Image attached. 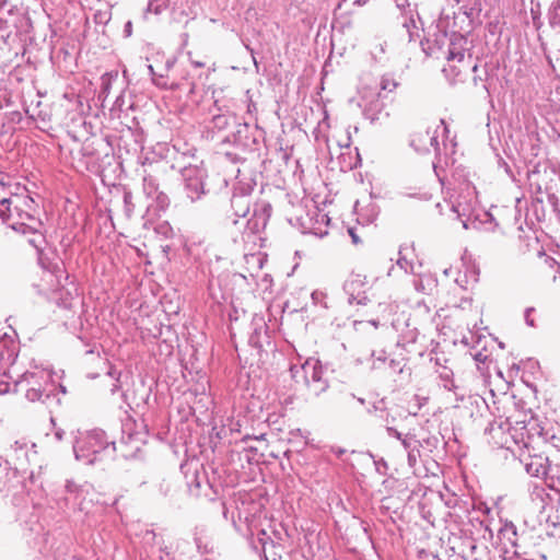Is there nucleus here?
I'll list each match as a JSON object with an SVG mask.
<instances>
[{
  "label": "nucleus",
  "mask_w": 560,
  "mask_h": 560,
  "mask_svg": "<svg viewBox=\"0 0 560 560\" xmlns=\"http://www.w3.org/2000/svg\"><path fill=\"white\" fill-rule=\"evenodd\" d=\"M359 94L360 102L358 105L362 108L364 117L374 122L384 109V98L386 95L377 92V88L372 86L362 88Z\"/></svg>",
  "instance_id": "nucleus-10"
},
{
  "label": "nucleus",
  "mask_w": 560,
  "mask_h": 560,
  "mask_svg": "<svg viewBox=\"0 0 560 560\" xmlns=\"http://www.w3.org/2000/svg\"><path fill=\"white\" fill-rule=\"evenodd\" d=\"M417 310L420 313H423V314H429L430 313V306L427 304V302L424 300L419 301L417 303Z\"/></svg>",
  "instance_id": "nucleus-45"
},
{
  "label": "nucleus",
  "mask_w": 560,
  "mask_h": 560,
  "mask_svg": "<svg viewBox=\"0 0 560 560\" xmlns=\"http://www.w3.org/2000/svg\"><path fill=\"white\" fill-rule=\"evenodd\" d=\"M454 1L458 5V10L454 11L452 16L442 11L436 23L438 34L434 35V42L440 49L446 43L448 34L469 33L472 30L474 21L481 12V0Z\"/></svg>",
  "instance_id": "nucleus-2"
},
{
  "label": "nucleus",
  "mask_w": 560,
  "mask_h": 560,
  "mask_svg": "<svg viewBox=\"0 0 560 560\" xmlns=\"http://www.w3.org/2000/svg\"><path fill=\"white\" fill-rule=\"evenodd\" d=\"M174 65V60H167L166 61V68L170 69L171 67H173Z\"/></svg>",
  "instance_id": "nucleus-58"
},
{
  "label": "nucleus",
  "mask_w": 560,
  "mask_h": 560,
  "mask_svg": "<svg viewBox=\"0 0 560 560\" xmlns=\"http://www.w3.org/2000/svg\"><path fill=\"white\" fill-rule=\"evenodd\" d=\"M124 32H125L126 36H130L131 35V33H132V23L130 21H128L125 24Z\"/></svg>",
  "instance_id": "nucleus-52"
},
{
  "label": "nucleus",
  "mask_w": 560,
  "mask_h": 560,
  "mask_svg": "<svg viewBox=\"0 0 560 560\" xmlns=\"http://www.w3.org/2000/svg\"><path fill=\"white\" fill-rule=\"evenodd\" d=\"M152 198L155 200L158 207L161 210H164V209H166L170 206V198H168V196L165 192L161 191V190H159V192H156Z\"/></svg>",
  "instance_id": "nucleus-36"
},
{
  "label": "nucleus",
  "mask_w": 560,
  "mask_h": 560,
  "mask_svg": "<svg viewBox=\"0 0 560 560\" xmlns=\"http://www.w3.org/2000/svg\"><path fill=\"white\" fill-rule=\"evenodd\" d=\"M427 44L429 55H436V58H439L440 52L448 62L462 63L465 61L467 39L463 34H448L442 49L438 47L434 38H428Z\"/></svg>",
  "instance_id": "nucleus-9"
},
{
  "label": "nucleus",
  "mask_w": 560,
  "mask_h": 560,
  "mask_svg": "<svg viewBox=\"0 0 560 560\" xmlns=\"http://www.w3.org/2000/svg\"><path fill=\"white\" fill-rule=\"evenodd\" d=\"M54 435L57 441H61L63 439L65 431L61 428H56L54 431Z\"/></svg>",
  "instance_id": "nucleus-49"
},
{
  "label": "nucleus",
  "mask_w": 560,
  "mask_h": 560,
  "mask_svg": "<svg viewBox=\"0 0 560 560\" xmlns=\"http://www.w3.org/2000/svg\"><path fill=\"white\" fill-rule=\"evenodd\" d=\"M371 358L373 359L372 369H374V370L386 369L387 357H386L385 351H383V350L377 351V352L373 351L371 353Z\"/></svg>",
  "instance_id": "nucleus-30"
},
{
  "label": "nucleus",
  "mask_w": 560,
  "mask_h": 560,
  "mask_svg": "<svg viewBox=\"0 0 560 560\" xmlns=\"http://www.w3.org/2000/svg\"><path fill=\"white\" fill-rule=\"evenodd\" d=\"M100 497L101 494L92 483L88 481L79 483L69 479L65 485V495L58 501V505L61 509H69L89 515L96 504H101Z\"/></svg>",
  "instance_id": "nucleus-5"
},
{
  "label": "nucleus",
  "mask_w": 560,
  "mask_h": 560,
  "mask_svg": "<svg viewBox=\"0 0 560 560\" xmlns=\"http://www.w3.org/2000/svg\"><path fill=\"white\" fill-rule=\"evenodd\" d=\"M400 443L405 452H408L413 447H421L419 440H417L415 435L410 434H405L404 438L400 440Z\"/></svg>",
  "instance_id": "nucleus-34"
},
{
  "label": "nucleus",
  "mask_w": 560,
  "mask_h": 560,
  "mask_svg": "<svg viewBox=\"0 0 560 560\" xmlns=\"http://www.w3.org/2000/svg\"><path fill=\"white\" fill-rule=\"evenodd\" d=\"M499 537L515 547L517 540L516 526L512 522H505L499 529Z\"/></svg>",
  "instance_id": "nucleus-22"
},
{
  "label": "nucleus",
  "mask_w": 560,
  "mask_h": 560,
  "mask_svg": "<svg viewBox=\"0 0 560 560\" xmlns=\"http://www.w3.org/2000/svg\"><path fill=\"white\" fill-rule=\"evenodd\" d=\"M249 198L245 195L233 194L231 199V207L236 218H245L249 212Z\"/></svg>",
  "instance_id": "nucleus-20"
},
{
  "label": "nucleus",
  "mask_w": 560,
  "mask_h": 560,
  "mask_svg": "<svg viewBox=\"0 0 560 560\" xmlns=\"http://www.w3.org/2000/svg\"><path fill=\"white\" fill-rule=\"evenodd\" d=\"M386 432L389 436H393L397 440H401L404 438L405 434L400 433L399 431H397L395 428L393 427H386Z\"/></svg>",
  "instance_id": "nucleus-44"
},
{
  "label": "nucleus",
  "mask_w": 560,
  "mask_h": 560,
  "mask_svg": "<svg viewBox=\"0 0 560 560\" xmlns=\"http://www.w3.org/2000/svg\"><path fill=\"white\" fill-rule=\"evenodd\" d=\"M248 132L249 125L247 122H237L235 125V131L231 136L226 137L225 141L246 150H255L257 139L255 137H249Z\"/></svg>",
  "instance_id": "nucleus-14"
},
{
  "label": "nucleus",
  "mask_w": 560,
  "mask_h": 560,
  "mask_svg": "<svg viewBox=\"0 0 560 560\" xmlns=\"http://www.w3.org/2000/svg\"><path fill=\"white\" fill-rule=\"evenodd\" d=\"M158 549L151 550V555L154 556V560H174V555L170 551L166 546H162V544H158Z\"/></svg>",
  "instance_id": "nucleus-33"
},
{
  "label": "nucleus",
  "mask_w": 560,
  "mask_h": 560,
  "mask_svg": "<svg viewBox=\"0 0 560 560\" xmlns=\"http://www.w3.org/2000/svg\"><path fill=\"white\" fill-rule=\"evenodd\" d=\"M191 63H192L195 67H197V68H201V67H203V66H205V63H203V62H201V61H191Z\"/></svg>",
  "instance_id": "nucleus-57"
},
{
  "label": "nucleus",
  "mask_w": 560,
  "mask_h": 560,
  "mask_svg": "<svg viewBox=\"0 0 560 560\" xmlns=\"http://www.w3.org/2000/svg\"><path fill=\"white\" fill-rule=\"evenodd\" d=\"M549 22L552 27H560V0H556L549 12Z\"/></svg>",
  "instance_id": "nucleus-32"
},
{
  "label": "nucleus",
  "mask_w": 560,
  "mask_h": 560,
  "mask_svg": "<svg viewBox=\"0 0 560 560\" xmlns=\"http://www.w3.org/2000/svg\"><path fill=\"white\" fill-rule=\"evenodd\" d=\"M386 369L394 371L395 373L402 372V368L400 366V362L395 359L387 360Z\"/></svg>",
  "instance_id": "nucleus-41"
},
{
  "label": "nucleus",
  "mask_w": 560,
  "mask_h": 560,
  "mask_svg": "<svg viewBox=\"0 0 560 560\" xmlns=\"http://www.w3.org/2000/svg\"><path fill=\"white\" fill-rule=\"evenodd\" d=\"M195 89H196L195 83H191L190 89H189V93H194Z\"/></svg>",
  "instance_id": "nucleus-59"
},
{
  "label": "nucleus",
  "mask_w": 560,
  "mask_h": 560,
  "mask_svg": "<svg viewBox=\"0 0 560 560\" xmlns=\"http://www.w3.org/2000/svg\"><path fill=\"white\" fill-rule=\"evenodd\" d=\"M19 352V342L10 335L3 334L0 336V373L13 378V371L15 368V360Z\"/></svg>",
  "instance_id": "nucleus-12"
},
{
  "label": "nucleus",
  "mask_w": 560,
  "mask_h": 560,
  "mask_svg": "<svg viewBox=\"0 0 560 560\" xmlns=\"http://www.w3.org/2000/svg\"><path fill=\"white\" fill-rule=\"evenodd\" d=\"M10 390V383L0 382V395L7 394Z\"/></svg>",
  "instance_id": "nucleus-50"
},
{
  "label": "nucleus",
  "mask_w": 560,
  "mask_h": 560,
  "mask_svg": "<svg viewBox=\"0 0 560 560\" xmlns=\"http://www.w3.org/2000/svg\"><path fill=\"white\" fill-rule=\"evenodd\" d=\"M159 190V184L153 176L147 175L143 177V191L149 198L153 197Z\"/></svg>",
  "instance_id": "nucleus-27"
},
{
  "label": "nucleus",
  "mask_w": 560,
  "mask_h": 560,
  "mask_svg": "<svg viewBox=\"0 0 560 560\" xmlns=\"http://www.w3.org/2000/svg\"><path fill=\"white\" fill-rule=\"evenodd\" d=\"M254 107H255V105L250 103V104L248 105V113H252V110H253V108H254Z\"/></svg>",
  "instance_id": "nucleus-62"
},
{
  "label": "nucleus",
  "mask_w": 560,
  "mask_h": 560,
  "mask_svg": "<svg viewBox=\"0 0 560 560\" xmlns=\"http://www.w3.org/2000/svg\"><path fill=\"white\" fill-rule=\"evenodd\" d=\"M525 470L533 477H546L549 470L548 458L541 456L532 457L530 460L525 464Z\"/></svg>",
  "instance_id": "nucleus-16"
},
{
  "label": "nucleus",
  "mask_w": 560,
  "mask_h": 560,
  "mask_svg": "<svg viewBox=\"0 0 560 560\" xmlns=\"http://www.w3.org/2000/svg\"><path fill=\"white\" fill-rule=\"evenodd\" d=\"M413 285L418 292L430 294L436 288V280L431 275H420Z\"/></svg>",
  "instance_id": "nucleus-21"
},
{
  "label": "nucleus",
  "mask_w": 560,
  "mask_h": 560,
  "mask_svg": "<svg viewBox=\"0 0 560 560\" xmlns=\"http://www.w3.org/2000/svg\"><path fill=\"white\" fill-rule=\"evenodd\" d=\"M115 451V442L109 441L106 433L100 429L78 432L73 443L75 459L86 465L110 458Z\"/></svg>",
  "instance_id": "nucleus-3"
},
{
  "label": "nucleus",
  "mask_w": 560,
  "mask_h": 560,
  "mask_svg": "<svg viewBox=\"0 0 560 560\" xmlns=\"http://www.w3.org/2000/svg\"><path fill=\"white\" fill-rule=\"evenodd\" d=\"M451 209L465 230L475 228L477 214L476 189L469 182L460 183L451 196Z\"/></svg>",
  "instance_id": "nucleus-6"
},
{
  "label": "nucleus",
  "mask_w": 560,
  "mask_h": 560,
  "mask_svg": "<svg viewBox=\"0 0 560 560\" xmlns=\"http://www.w3.org/2000/svg\"><path fill=\"white\" fill-rule=\"evenodd\" d=\"M203 477V472L195 471V480L192 481L195 483L196 488L201 487V478Z\"/></svg>",
  "instance_id": "nucleus-48"
},
{
  "label": "nucleus",
  "mask_w": 560,
  "mask_h": 560,
  "mask_svg": "<svg viewBox=\"0 0 560 560\" xmlns=\"http://www.w3.org/2000/svg\"><path fill=\"white\" fill-rule=\"evenodd\" d=\"M406 247H400L399 249V257L397 259V266L404 270L406 273L410 272V273H413L416 275L417 273V270H416V266L415 264L408 259L407 255H406Z\"/></svg>",
  "instance_id": "nucleus-23"
},
{
  "label": "nucleus",
  "mask_w": 560,
  "mask_h": 560,
  "mask_svg": "<svg viewBox=\"0 0 560 560\" xmlns=\"http://www.w3.org/2000/svg\"><path fill=\"white\" fill-rule=\"evenodd\" d=\"M148 70H149L150 74L152 75V81L155 85H158L160 88H166V84L164 82H162L163 74L158 75L155 73L152 65H148Z\"/></svg>",
  "instance_id": "nucleus-38"
},
{
  "label": "nucleus",
  "mask_w": 560,
  "mask_h": 560,
  "mask_svg": "<svg viewBox=\"0 0 560 560\" xmlns=\"http://www.w3.org/2000/svg\"><path fill=\"white\" fill-rule=\"evenodd\" d=\"M534 312V307H527L524 313L525 323L529 327H535V320L532 318V313Z\"/></svg>",
  "instance_id": "nucleus-42"
},
{
  "label": "nucleus",
  "mask_w": 560,
  "mask_h": 560,
  "mask_svg": "<svg viewBox=\"0 0 560 560\" xmlns=\"http://www.w3.org/2000/svg\"><path fill=\"white\" fill-rule=\"evenodd\" d=\"M402 27L406 31L409 42H412V40H416L417 38H419V36H420L419 28H418L416 21L412 16L405 20Z\"/></svg>",
  "instance_id": "nucleus-26"
},
{
  "label": "nucleus",
  "mask_w": 560,
  "mask_h": 560,
  "mask_svg": "<svg viewBox=\"0 0 560 560\" xmlns=\"http://www.w3.org/2000/svg\"><path fill=\"white\" fill-rule=\"evenodd\" d=\"M155 539H156V535L153 530L147 529L143 533V536H142L143 544L150 545L153 547V545L155 544Z\"/></svg>",
  "instance_id": "nucleus-39"
},
{
  "label": "nucleus",
  "mask_w": 560,
  "mask_h": 560,
  "mask_svg": "<svg viewBox=\"0 0 560 560\" xmlns=\"http://www.w3.org/2000/svg\"><path fill=\"white\" fill-rule=\"evenodd\" d=\"M36 203L27 194H12L0 199L1 222L13 231L27 236L30 245L42 250L45 244L42 221L35 215Z\"/></svg>",
  "instance_id": "nucleus-1"
},
{
  "label": "nucleus",
  "mask_w": 560,
  "mask_h": 560,
  "mask_svg": "<svg viewBox=\"0 0 560 560\" xmlns=\"http://www.w3.org/2000/svg\"><path fill=\"white\" fill-rule=\"evenodd\" d=\"M386 43L376 42L371 46V56L376 62H383L385 60Z\"/></svg>",
  "instance_id": "nucleus-29"
},
{
  "label": "nucleus",
  "mask_w": 560,
  "mask_h": 560,
  "mask_svg": "<svg viewBox=\"0 0 560 560\" xmlns=\"http://www.w3.org/2000/svg\"><path fill=\"white\" fill-rule=\"evenodd\" d=\"M451 271H452V269L447 268V269L444 270V275L448 276Z\"/></svg>",
  "instance_id": "nucleus-63"
},
{
  "label": "nucleus",
  "mask_w": 560,
  "mask_h": 560,
  "mask_svg": "<svg viewBox=\"0 0 560 560\" xmlns=\"http://www.w3.org/2000/svg\"><path fill=\"white\" fill-rule=\"evenodd\" d=\"M406 453L408 465L413 468L417 465L418 458L420 457V447H413Z\"/></svg>",
  "instance_id": "nucleus-37"
},
{
  "label": "nucleus",
  "mask_w": 560,
  "mask_h": 560,
  "mask_svg": "<svg viewBox=\"0 0 560 560\" xmlns=\"http://www.w3.org/2000/svg\"><path fill=\"white\" fill-rule=\"evenodd\" d=\"M124 103H125L124 102V95L120 94L119 96L116 97L113 108L117 109V110H121Z\"/></svg>",
  "instance_id": "nucleus-47"
},
{
  "label": "nucleus",
  "mask_w": 560,
  "mask_h": 560,
  "mask_svg": "<svg viewBox=\"0 0 560 560\" xmlns=\"http://www.w3.org/2000/svg\"><path fill=\"white\" fill-rule=\"evenodd\" d=\"M440 130L444 133L447 129L444 120L440 121V125L436 126L434 130H425L415 132L410 140V145L418 153H429L431 150L435 153V155L441 154V147L439 142Z\"/></svg>",
  "instance_id": "nucleus-11"
},
{
  "label": "nucleus",
  "mask_w": 560,
  "mask_h": 560,
  "mask_svg": "<svg viewBox=\"0 0 560 560\" xmlns=\"http://www.w3.org/2000/svg\"><path fill=\"white\" fill-rule=\"evenodd\" d=\"M120 377H121V373L118 374V376L116 377V381L115 383L113 384L112 388H110V393L114 395L115 393H117L120 388H121V382H120Z\"/></svg>",
  "instance_id": "nucleus-46"
},
{
  "label": "nucleus",
  "mask_w": 560,
  "mask_h": 560,
  "mask_svg": "<svg viewBox=\"0 0 560 560\" xmlns=\"http://www.w3.org/2000/svg\"><path fill=\"white\" fill-rule=\"evenodd\" d=\"M13 390L24 393L25 398L31 401L46 402L56 390L51 373L45 369L21 372L13 371Z\"/></svg>",
  "instance_id": "nucleus-4"
},
{
  "label": "nucleus",
  "mask_w": 560,
  "mask_h": 560,
  "mask_svg": "<svg viewBox=\"0 0 560 560\" xmlns=\"http://www.w3.org/2000/svg\"><path fill=\"white\" fill-rule=\"evenodd\" d=\"M180 174L186 199L192 203L199 201L207 194L205 188L207 170L202 165H188L182 170Z\"/></svg>",
  "instance_id": "nucleus-8"
},
{
  "label": "nucleus",
  "mask_w": 560,
  "mask_h": 560,
  "mask_svg": "<svg viewBox=\"0 0 560 560\" xmlns=\"http://www.w3.org/2000/svg\"><path fill=\"white\" fill-rule=\"evenodd\" d=\"M329 222L330 219L326 213L319 211L315 212V220L311 223L308 233L317 237L326 236L328 234Z\"/></svg>",
  "instance_id": "nucleus-18"
},
{
  "label": "nucleus",
  "mask_w": 560,
  "mask_h": 560,
  "mask_svg": "<svg viewBox=\"0 0 560 560\" xmlns=\"http://www.w3.org/2000/svg\"><path fill=\"white\" fill-rule=\"evenodd\" d=\"M368 412L375 413L380 419L389 423V415L386 412L385 402L383 399L374 402L372 407L368 409Z\"/></svg>",
  "instance_id": "nucleus-28"
},
{
  "label": "nucleus",
  "mask_w": 560,
  "mask_h": 560,
  "mask_svg": "<svg viewBox=\"0 0 560 560\" xmlns=\"http://www.w3.org/2000/svg\"><path fill=\"white\" fill-rule=\"evenodd\" d=\"M369 283L364 276L351 275L343 283V291L350 305H366Z\"/></svg>",
  "instance_id": "nucleus-13"
},
{
  "label": "nucleus",
  "mask_w": 560,
  "mask_h": 560,
  "mask_svg": "<svg viewBox=\"0 0 560 560\" xmlns=\"http://www.w3.org/2000/svg\"><path fill=\"white\" fill-rule=\"evenodd\" d=\"M165 9V2H160L159 0H149V3L147 5V10H145V16L149 14V13H153V14H160L163 10Z\"/></svg>",
  "instance_id": "nucleus-35"
},
{
  "label": "nucleus",
  "mask_w": 560,
  "mask_h": 560,
  "mask_svg": "<svg viewBox=\"0 0 560 560\" xmlns=\"http://www.w3.org/2000/svg\"><path fill=\"white\" fill-rule=\"evenodd\" d=\"M349 233L351 235V238H352L353 243L358 244L359 243V237L354 234L352 229L349 230Z\"/></svg>",
  "instance_id": "nucleus-55"
},
{
  "label": "nucleus",
  "mask_w": 560,
  "mask_h": 560,
  "mask_svg": "<svg viewBox=\"0 0 560 560\" xmlns=\"http://www.w3.org/2000/svg\"><path fill=\"white\" fill-rule=\"evenodd\" d=\"M231 120L235 121V117H230L225 114H217L212 117L211 124L214 129L222 131L228 129L231 125Z\"/></svg>",
  "instance_id": "nucleus-25"
},
{
  "label": "nucleus",
  "mask_w": 560,
  "mask_h": 560,
  "mask_svg": "<svg viewBox=\"0 0 560 560\" xmlns=\"http://www.w3.org/2000/svg\"><path fill=\"white\" fill-rule=\"evenodd\" d=\"M440 378L445 389L454 392L457 399L464 400L467 392L463 386L455 382L453 372L451 370L444 369L440 374Z\"/></svg>",
  "instance_id": "nucleus-17"
},
{
  "label": "nucleus",
  "mask_w": 560,
  "mask_h": 560,
  "mask_svg": "<svg viewBox=\"0 0 560 560\" xmlns=\"http://www.w3.org/2000/svg\"><path fill=\"white\" fill-rule=\"evenodd\" d=\"M311 298L314 304H320L326 307V304L324 303L326 294L324 292L315 290L312 292Z\"/></svg>",
  "instance_id": "nucleus-40"
},
{
  "label": "nucleus",
  "mask_w": 560,
  "mask_h": 560,
  "mask_svg": "<svg viewBox=\"0 0 560 560\" xmlns=\"http://www.w3.org/2000/svg\"><path fill=\"white\" fill-rule=\"evenodd\" d=\"M331 452L334 454H336L338 457H341L346 453V450H343L341 447L332 446Z\"/></svg>",
  "instance_id": "nucleus-51"
},
{
  "label": "nucleus",
  "mask_w": 560,
  "mask_h": 560,
  "mask_svg": "<svg viewBox=\"0 0 560 560\" xmlns=\"http://www.w3.org/2000/svg\"><path fill=\"white\" fill-rule=\"evenodd\" d=\"M358 400H359V402H360V404H362V405L365 402L363 398H358Z\"/></svg>",
  "instance_id": "nucleus-64"
},
{
  "label": "nucleus",
  "mask_w": 560,
  "mask_h": 560,
  "mask_svg": "<svg viewBox=\"0 0 560 560\" xmlns=\"http://www.w3.org/2000/svg\"><path fill=\"white\" fill-rule=\"evenodd\" d=\"M456 283H457L460 288H464V284H463V281H462V280L456 279Z\"/></svg>",
  "instance_id": "nucleus-61"
},
{
  "label": "nucleus",
  "mask_w": 560,
  "mask_h": 560,
  "mask_svg": "<svg viewBox=\"0 0 560 560\" xmlns=\"http://www.w3.org/2000/svg\"><path fill=\"white\" fill-rule=\"evenodd\" d=\"M545 260L550 267L557 266L558 268H560V265L553 258L546 257Z\"/></svg>",
  "instance_id": "nucleus-53"
},
{
  "label": "nucleus",
  "mask_w": 560,
  "mask_h": 560,
  "mask_svg": "<svg viewBox=\"0 0 560 560\" xmlns=\"http://www.w3.org/2000/svg\"><path fill=\"white\" fill-rule=\"evenodd\" d=\"M119 373L120 372H117L116 370L110 369L107 374L116 380V377L118 376Z\"/></svg>",
  "instance_id": "nucleus-56"
},
{
  "label": "nucleus",
  "mask_w": 560,
  "mask_h": 560,
  "mask_svg": "<svg viewBox=\"0 0 560 560\" xmlns=\"http://www.w3.org/2000/svg\"><path fill=\"white\" fill-rule=\"evenodd\" d=\"M398 86L397 81L390 74H385L382 77L380 84L376 86L377 92H382L387 95V93H392Z\"/></svg>",
  "instance_id": "nucleus-24"
},
{
  "label": "nucleus",
  "mask_w": 560,
  "mask_h": 560,
  "mask_svg": "<svg viewBox=\"0 0 560 560\" xmlns=\"http://www.w3.org/2000/svg\"><path fill=\"white\" fill-rule=\"evenodd\" d=\"M130 197H131V196H130V194H125L124 199H125V202H126V203L128 202V199H129Z\"/></svg>",
  "instance_id": "nucleus-60"
},
{
  "label": "nucleus",
  "mask_w": 560,
  "mask_h": 560,
  "mask_svg": "<svg viewBox=\"0 0 560 560\" xmlns=\"http://www.w3.org/2000/svg\"><path fill=\"white\" fill-rule=\"evenodd\" d=\"M271 206L267 201L257 202L254 207L253 217L247 221L249 229L253 232L264 230L271 215Z\"/></svg>",
  "instance_id": "nucleus-15"
},
{
  "label": "nucleus",
  "mask_w": 560,
  "mask_h": 560,
  "mask_svg": "<svg viewBox=\"0 0 560 560\" xmlns=\"http://www.w3.org/2000/svg\"><path fill=\"white\" fill-rule=\"evenodd\" d=\"M409 320H410L409 315L402 312L398 317L393 318L390 320V325L397 332L405 335L407 340H415L416 332H415V329L409 328L410 327Z\"/></svg>",
  "instance_id": "nucleus-19"
},
{
  "label": "nucleus",
  "mask_w": 560,
  "mask_h": 560,
  "mask_svg": "<svg viewBox=\"0 0 560 560\" xmlns=\"http://www.w3.org/2000/svg\"><path fill=\"white\" fill-rule=\"evenodd\" d=\"M112 88V78L108 74H105L101 78V89L98 93V100L105 101L110 92Z\"/></svg>",
  "instance_id": "nucleus-31"
},
{
  "label": "nucleus",
  "mask_w": 560,
  "mask_h": 560,
  "mask_svg": "<svg viewBox=\"0 0 560 560\" xmlns=\"http://www.w3.org/2000/svg\"><path fill=\"white\" fill-rule=\"evenodd\" d=\"M480 526L483 527L482 538L485 540H491L493 538V532L489 528L488 525H485L483 522H480Z\"/></svg>",
  "instance_id": "nucleus-43"
},
{
  "label": "nucleus",
  "mask_w": 560,
  "mask_h": 560,
  "mask_svg": "<svg viewBox=\"0 0 560 560\" xmlns=\"http://www.w3.org/2000/svg\"><path fill=\"white\" fill-rule=\"evenodd\" d=\"M248 441H259V439H258L257 436L252 438V436H250V435H248V434L244 435V436H243V439H242V442H243V443H245V444H247V442H248Z\"/></svg>",
  "instance_id": "nucleus-54"
},
{
  "label": "nucleus",
  "mask_w": 560,
  "mask_h": 560,
  "mask_svg": "<svg viewBox=\"0 0 560 560\" xmlns=\"http://www.w3.org/2000/svg\"><path fill=\"white\" fill-rule=\"evenodd\" d=\"M291 376L296 384H303L311 396L317 397L324 393L328 383L323 377V366L316 359L310 358L303 364L290 368Z\"/></svg>",
  "instance_id": "nucleus-7"
}]
</instances>
